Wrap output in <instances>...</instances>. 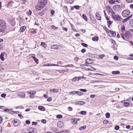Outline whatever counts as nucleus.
Wrapping results in <instances>:
<instances>
[{
  "instance_id": "obj_22",
  "label": "nucleus",
  "mask_w": 133,
  "mask_h": 133,
  "mask_svg": "<svg viewBox=\"0 0 133 133\" xmlns=\"http://www.w3.org/2000/svg\"><path fill=\"white\" fill-rule=\"evenodd\" d=\"M26 29V27L25 26H23L21 27L19 29L20 32H22L24 31Z\"/></svg>"
},
{
  "instance_id": "obj_52",
  "label": "nucleus",
  "mask_w": 133,
  "mask_h": 133,
  "mask_svg": "<svg viewBox=\"0 0 133 133\" xmlns=\"http://www.w3.org/2000/svg\"><path fill=\"white\" fill-rule=\"evenodd\" d=\"M121 35L122 38L124 40H125V39H126V38H125L124 37V34H123V33L121 34Z\"/></svg>"
},
{
  "instance_id": "obj_62",
  "label": "nucleus",
  "mask_w": 133,
  "mask_h": 133,
  "mask_svg": "<svg viewBox=\"0 0 133 133\" xmlns=\"http://www.w3.org/2000/svg\"><path fill=\"white\" fill-rule=\"evenodd\" d=\"M114 59L115 60L117 61L118 60V57L116 56H115L114 57Z\"/></svg>"
},
{
  "instance_id": "obj_32",
  "label": "nucleus",
  "mask_w": 133,
  "mask_h": 133,
  "mask_svg": "<svg viewBox=\"0 0 133 133\" xmlns=\"http://www.w3.org/2000/svg\"><path fill=\"white\" fill-rule=\"evenodd\" d=\"M86 66H87V67H88V68H86V69H87L92 70V69H95V68H93L92 67L88 65H86Z\"/></svg>"
},
{
  "instance_id": "obj_49",
  "label": "nucleus",
  "mask_w": 133,
  "mask_h": 133,
  "mask_svg": "<svg viewBox=\"0 0 133 133\" xmlns=\"http://www.w3.org/2000/svg\"><path fill=\"white\" fill-rule=\"evenodd\" d=\"M51 130L54 132H55L57 131V129L55 128H52L51 129Z\"/></svg>"
},
{
  "instance_id": "obj_17",
  "label": "nucleus",
  "mask_w": 133,
  "mask_h": 133,
  "mask_svg": "<svg viewBox=\"0 0 133 133\" xmlns=\"http://www.w3.org/2000/svg\"><path fill=\"white\" fill-rule=\"evenodd\" d=\"M57 126L59 128H62L64 126L63 123L62 122H59L57 124Z\"/></svg>"
},
{
  "instance_id": "obj_45",
  "label": "nucleus",
  "mask_w": 133,
  "mask_h": 133,
  "mask_svg": "<svg viewBox=\"0 0 133 133\" xmlns=\"http://www.w3.org/2000/svg\"><path fill=\"white\" fill-rule=\"evenodd\" d=\"M129 19L128 18V17L127 18L124 19H123V23H124L125 22H126L127 21L129 20Z\"/></svg>"
},
{
  "instance_id": "obj_42",
  "label": "nucleus",
  "mask_w": 133,
  "mask_h": 133,
  "mask_svg": "<svg viewBox=\"0 0 133 133\" xmlns=\"http://www.w3.org/2000/svg\"><path fill=\"white\" fill-rule=\"evenodd\" d=\"M18 123L17 121L14 120V126L16 127L18 125Z\"/></svg>"
},
{
  "instance_id": "obj_44",
  "label": "nucleus",
  "mask_w": 133,
  "mask_h": 133,
  "mask_svg": "<svg viewBox=\"0 0 133 133\" xmlns=\"http://www.w3.org/2000/svg\"><path fill=\"white\" fill-rule=\"evenodd\" d=\"M80 113L81 114L83 115H85L87 114V112L85 111H82Z\"/></svg>"
},
{
  "instance_id": "obj_19",
  "label": "nucleus",
  "mask_w": 133,
  "mask_h": 133,
  "mask_svg": "<svg viewBox=\"0 0 133 133\" xmlns=\"http://www.w3.org/2000/svg\"><path fill=\"white\" fill-rule=\"evenodd\" d=\"M5 54V53L4 52H2L1 53L0 55V58L1 60L2 61H4V56Z\"/></svg>"
},
{
  "instance_id": "obj_3",
  "label": "nucleus",
  "mask_w": 133,
  "mask_h": 133,
  "mask_svg": "<svg viewBox=\"0 0 133 133\" xmlns=\"http://www.w3.org/2000/svg\"><path fill=\"white\" fill-rule=\"evenodd\" d=\"M125 37L127 39H129L132 37V34L130 32L128 31H126L124 34Z\"/></svg>"
},
{
  "instance_id": "obj_41",
  "label": "nucleus",
  "mask_w": 133,
  "mask_h": 133,
  "mask_svg": "<svg viewBox=\"0 0 133 133\" xmlns=\"http://www.w3.org/2000/svg\"><path fill=\"white\" fill-rule=\"evenodd\" d=\"M111 16L112 17L114 16H115V12L112 11V9L111 10Z\"/></svg>"
},
{
  "instance_id": "obj_30",
  "label": "nucleus",
  "mask_w": 133,
  "mask_h": 133,
  "mask_svg": "<svg viewBox=\"0 0 133 133\" xmlns=\"http://www.w3.org/2000/svg\"><path fill=\"white\" fill-rule=\"evenodd\" d=\"M45 10H43L42 12H40L38 13L37 14H38L39 15L42 16L43 15L44 13H45Z\"/></svg>"
},
{
  "instance_id": "obj_7",
  "label": "nucleus",
  "mask_w": 133,
  "mask_h": 133,
  "mask_svg": "<svg viewBox=\"0 0 133 133\" xmlns=\"http://www.w3.org/2000/svg\"><path fill=\"white\" fill-rule=\"evenodd\" d=\"M84 78L83 76L75 77L72 79V80L73 81L75 82Z\"/></svg>"
},
{
  "instance_id": "obj_9",
  "label": "nucleus",
  "mask_w": 133,
  "mask_h": 133,
  "mask_svg": "<svg viewBox=\"0 0 133 133\" xmlns=\"http://www.w3.org/2000/svg\"><path fill=\"white\" fill-rule=\"evenodd\" d=\"M85 103V102L84 101H79L76 102L75 103V104L76 105H78L80 106L83 105Z\"/></svg>"
},
{
  "instance_id": "obj_26",
  "label": "nucleus",
  "mask_w": 133,
  "mask_h": 133,
  "mask_svg": "<svg viewBox=\"0 0 133 133\" xmlns=\"http://www.w3.org/2000/svg\"><path fill=\"white\" fill-rule=\"evenodd\" d=\"M75 93L77 94L78 96H81L83 95V93L82 92L75 91Z\"/></svg>"
},
{
  "instance_id": "obj_25",
  "label": "nucleus",
  "mask_w": 133,
  "mask_h": 133,
  "mask_svg": "<svg viewBox=\"0 0 133 133\" xmlns=\"http://www.w3.org/2000/svg\"><path fill=\"white\" fill-rule=\"evenodd\" d=\"M38 109L40 110L44 111L45 110V108L42 106H39L38 107Z\"/></svg>"
},
{
  "instance_id": "obj_63",
  "label": "nucleus",
  "mask_w": 133,
  "mask_h": 133,
  "mask_svg": "<svg viewBox=\"0 0 133 133\" xmlns=\"http://www.w3.org/2000/svg\"><path fill=\"white\" fill-rule=\"evenodd\" d=\"M41 122L44 124H45L46 123V120L44 119H42L41 121Z\"/></svg>"
},
{
  "instance_id": "obj_55",
  "label": "nucleus",
  "mask_w": 133,
  "mask_h": 133,
  "mask_svg": "<svg viewBox=\"0 0 133 133\" xmlns=\"http://www.w3.org/2000/svg\"><path fill=\"white\" fill-rule=\"evenodd\" d=\"M51 28L53 29H56L58 28L57 27H56L55 26L52 25L51 26Z\"/></svg>"
},
{
  "instance_id": "obj_18",
  "label": "nucleus",
  "mask_w": 133,
  "mask_h": 133,
  "mask_svg": "<svg viewBox=\"0 0 133 133\" xmlns=\"http://www.w3.org/2000/svg\"><path fill=\"white\" fill-rule=\"evenodd\" d=\"M43 65L44 66H59V65H58L57 64H49V63L44 64Z\"/></svg>"
},
{
  "instance_id": "obj_38",
  "label": "nucleus",
  "mask_w": 133,
  "mask_h": 133,
  "mask_svg": "<svg viewBox=\"0 0 133 133\" xmlns=\"http://www.w3.org/2000/svg\"><path fill=\"white\" fill-rule=\"evenodd\" d=\"M86 128V125H84L82 127L79 128V129L80 130H82L83 129H85Z\"/></svg>"
},
{
  "instance_id": "obj_10",
  "label": "nucleus",
  "mask_w": 133,
  "mask_h": 133,
  "mask_svg": "<svg viewBox=\"0 0 133 133\" xmlns=\"http://www.w3.org/2000/svg\"><path fill=\"white\" fill-rule=\"evenodd\" d=\"M60 91L61 89H52L50 90V91L51 92L54 93H58L59 91Z\"/></svg>"
},
{
  "instance_id": "obj_2",
  "label": "nucleus",
  "mask_w": 133,
  "mask_h": 133,
  "mask_svg": "<svg viewBox=\"0 0 133 133\" xmlns=\"http://www.w3.org/2000/svg\"><path fill=\"white\" fill-rule=\"evenodd\" d=\"M130 14V11L127 10H124L122 12V16L124 17H127Z\"/></svg>"
},
{
  "instance_id": "obj_11",
  "label": "nucleus",
  "mask_w": 133,
  "mask_h": 133,
  "mask_svg": "<svg viewBox=\"0 0 133 133\" xmlns=\"http://www.w3.org/2000/svg\"><path fill=\"white\" fill-rule=\"evenodd\" d=\"M61 46L60 45H54L51 46V48L52 49H57L59 47Z\"/></svg>"
},
{
  "instance_id": "obj_15",
  "label": "nucleus",
  "mask_w": 133,
  "mask_h": 133,
  "mask_svg": "<svg viewBox=\"0 0 133 133\" xmlns=\"http://www.w3.org/2000/svg\"><path fill=\"white\" fill-rule=\"evenodd\" d=\"M14 3L13 1H10L8 2V4L7 5V6L8 8H10L12 7V4Z\"/></svg>"
},
{
  "instance_id": "obj_36",
  "label": "nucleus",
  "mask_w": 133,
  "mask_h": 133,
  "mask_svg": "<svg viewBox=\"0 0 133 133\" xmlns=\"http://www.w3.org/2000/svg\"><path fill=\"white\" fill-rule=\"evenodd\" d=\"M28 92L29 94L31 95L35 94L36 93V92L35 91H32L30 92L28 91Z\"/></svg>"
},
{
  "instance_id": "obj_51",
  "label": "nucleus",
  "mask_w": 133,
  "mask_h": 133,
  "mask_svg": "<svg viewBox=\"0 0 133 133\" xmlns=\"http://www.w3.org/2000/svg\"><path fill=\"white\" fill-rule=\"evenodd\" d=\"M108 122V121L107 120H104L103 122V124H107Z\"/></svg>"
},
{
  "instance_id": "obj_12",
  "label": "nucleus",
  "mask_w": 133,
  "mask_h": 133,
  "mask_svg": "<svg viewBox=\"0 0 133 133\" xmlns=\"http://www.w3.org/2000/svg\"><path fill=\"white\" fill-rule=\"evenodd\" d=\"M43 7L38 3L37 5L35 6L36 9L37 10H40L43 8Z\"/></svg>"
},
{
  "instance_id": "obj_5",
  "label": "nucleus",
  "mask_w": 133,
  "mask_h": 133,
  "mask_svg": "<svg viewBox=\"0 0 133 133\" xmlns=\"http://www.w3.org/2000/svg\"><path fill=\"white\" fill-rule=\"evenodd\" d=\"M112 18L116 21H119L121 19V17L119 16L118 14L115 15L112 17Z\"/></svg>"
},
{
  "instance_id": "obj_59",
  "label": "nucleus",
  "mask_w": 133,
  "mask_h": 133,
  "mask_svg": "<svg viewBox=\"0 0 133 133\" xmlns=\"http://www.w3.org/2000/svg\"><path fill=\"white\" fill-rule=\"evenodd\" d=\"M75 91L69 92V94L70 95H74L75 94H76L75 93Z\"/></svg>"
},
{
  "instance_id": "obj_60",
  "label": "nucleus",
  "mask_w": 133,
  "mask_h": 133,
  "mask_svg": "<svg viewBox=\"0 0 133 133\" xmlns=\"http://www.w3.org/2000/svg\"><path fill=\"white\" fill-rule=\"evenodd\" d=\"M79 90L80 91H82L84 92H85L87 91V90L85 89H79Z\"/></svg>"
},
{
  "instance_id": "obj_64",
  "label": "nucleus",
  "mask_w": 133,
  "mask_h": 133,
  "mask_svg": "<svg viewBox=\"0 0 133 133\" xmlns=\"http://www.w3.org/2000/svg\"><path fill=\"white\" fill-rule=\"evenodd\" d=\"M62 29L66 32L68 31V29L66 28L63 27L62 28Z\"/></svg>"
},
{
  "instance_id": "obj_33",
  "label": "nucleus",
  "mask_w": 133,
  "mask_h": 133,
  "mask_svg": "<svg viewBox=\"0 0 133 133\" xmlns=\"http://www.w3.org/2000/svg\"><path fill=\"white\" fill-rule=\"evenodd\" d=\"M110 33L111 34L112 36H116V32H113L112 31H110Z\"/></svg>"
},
{
  "instance_id": "obj_28",
  "label": "nucleus",
  "mask_w": 133,
  "mask_h": 133,
  "mask_svg": "<svg viewBox=\"0 0 133 133\" xmlns=\"http://www.w3.org/2000/svg\"><path fill=\"white\" fill-rule=\"evenodd\" d=\"M108 2L110 4H112L115 3V0H108Z\"/></svg>"
},
{
  "instance_id": "obj_24",
  "label": "nucleus",
  "mask_w": 133,
  "mask_h": 133,
  "mask_svg": "<svg viewBox=\"0 0 133 133\" xmlns=\"http://www.w3.org/2000/svg\"><path fill=\"white\" fill-rule=\"evenodd\" d=\"M17 94L19 96L21 97H24L25 96V93L23 92H21L20 94Z\"/></svg>"
},
{
  "instance_id": "obj_48",
  "label": "nucleus",
  "mask_w": 133,
  "mask_h": 133,
  "mask_svg": "<svg viewBox=\"0 0 133 133\" xmlns=\"http://www.w3.org/2000/svg\"><path fill=\"white\" fill-rule=\"evenodd\" d=\"M74 7L76 9L78 10L79 9L80 6L78 5H76L74 6Z\"/></svg>"
},
{
  "instance_id": "obj_4",
  "label": "nucleus",
  "mask_w": 133,
  "mask_h": 133,
  "mask_svg": "<svg viewBox=\"0 0 133 133\" xmlns=\"http://www.w3.org/2000/svg\"><path fill=\"white\" fill-rule=\"evenodd\" d=\"M113 9L115 11H118L121 9V6L119 5H115L113 7Z\"/></svg>"
},
{
  "instance_id": "obj_40",
  "label": "nucleus",
  "mask_w": 133,
  "mask_h": 133,
  "mask_svg": "<svg viewBox=\"0 0 133 133\" xmlns=\"http://www.w3.org/2000/svg\"><path fill=\"white\" fill-rule=\"evenodd\" d=\"M110 114L108 112L107 113L105 114V117L107 118H109L110 117Z\"/></svg>"
},
{
  "instance_id": "obj_34",
  "label": "nucleus",
  "mask_w": 133,
  "mask_h": 133,
  "mask_svg": "<svg viewBox=\"0 0 133 133\" xmlns=\"http://www.w3.org/2000/svg\"><path fill=\"white\" fill-rule=\"evenodd\" d=\"M130 23L131 27L133 28V19H131L130 20Z\"/></svg>"
},
{
  "instance_id": "obj_8",
  "label": "nucleus",
  "mask_w": 133,
  "mask_h": 133,
  "mask_svg": "<svg viewBox=\"0 0 133 133\" xmlns=\"http://www.w3.org/2000/svg\"><path fill=\"white\" fill-rule=\"evenodd\" d=\"M0 26L2 27L3 28H5L6 27L5 23V21L3 20H0Z\"/></svg>"
},
{
  "instance_id": "obj_39",
  "label": "nucleus",
  "mask_w": 133,
  "mask_h": 133,
  "mask_svg": "<svg viewBox=\"0 0 133 133\" xmlns=\"http://www.w3.org/2000/svg\"><path fill=\"white\" fill-rule=\"evenodd\" d=\"M32 13V12L30 10H29V11L26 12L28 16H30L31 15Z\"/></svg>"
},
{
  "instance_id": "obj_50",
  "label": "nucleus",
  "mask_w": 133,
  "mask_h": 133,
  "mask_svg": "<svg viewBox=\"0 0 133 133\" xmlns=\"http://www.w3.org/2000/svg\"><path fill=\"white\" fill-rule=\"evenodd\" d=\"M81 44L83 46L85 47H87L88 46V45L85 43H81Z\"/></svg>"
},
{
  "instance_id": "obj_21",
  "label": "nucleus",
  "mask_w": 133,
  "mask_h": 133,
  "mask_svg": "<svg viewBox=\"0 0 133 133\" xmlns=\"http://www.w3.org/2000/svg\"><path fill=\"white\" fill-rule=\"evenodd\" d=\"M27 130L29 131H30L32 133H35L36 132V129H35L32 128L28 129Z\"/></svg>"
},
{
  "instance_id": "obj_13",
  "label": "nucleus",
  "mask_w": 133,
  "mask_h": 133,
  "mask_svg": "<svg viewBox=\"0 0 133 133\" xmlns=\"http://www.w3.org/2000/svg\"><path fill=\"white\" fill-rule=\"evenodd\" d=\"M96 18L99 20H101V17L100 16V15L98 12H97L95 14Z\"/></svg>"
},
{
  "instance_id": "obj_1",
  "label": "nucleus",
  "mask_w": 133,
  "mask_h": 133,
  "mask_svg": "<svg viewBox=\"0 0 133 133\" xmlns=\"http://www.w3.org/2000/svg\"><path fill=\"white\" fill-rule=\"evenodd\" d=\"M47 3V1L46 0H39L38 3L43 8L46 5Z\"/></svg>"
},
{
  "instance_id": "obj_27",
  "label": "nucleus",
  "mask_w": 133,
  "mask_h": 133,
  "mask_svg": "<svg viewBox=\"0 0 133 133\" xmlns=\"http://www.w3.org/2000/svg\"><path fill=\"white\" fill-rule=\"evenodd\" d=\"M98 39V37H94L92 38V40L93 41H97Z\"/></svg>"
},
{
  "instance_id": "obj_16",
  "label": "nucleus",
  "mask_w": 133,
  "mask_h": 133,
  "mask_svg": "<svg viewBox=\"0 0 133 133\" xmlns=\"http://www.w3.org/2000/svg\"><path fill=\"white\" fill-rule=\"evenodd\" d=\"M93 61L92 60L89 59H88L86 60V61L85 62V63L86 65H87V64H91L92 63Z\"/></svg>"
},
{
  "instance_id": "obj_58",
  "label": "nucleus",
  "mask_w": 133,
  "mask_h": 133,
  "mask_svg": "<svg viewBox=\"0 0 133 133\" xmlns=\"http://www.w3.org/2000/svg\"><path fill=\"white\" fill-rule=\"evenodd\" d=\"M6 96V94H2L1 95V96L2 97L4 98Z\"/></svg>"
},
{
  "instance_id": "obj_23",
  "label": "nucleus",
  "mask_w": 133,
  "mask_h": 133,
  "mask_svg": "<svg viewBox=\"0 0 133 133\" xmlns=\"http://www.w3.org/2000/svg\"><path fill=\"white\" fill-rule=\"evenodd\" d=\"M125 101L124 100L122 101V102H124L123 105H124V106L126 107H128L129 105V103L128 102H125Z\"/></svg>"
},
{
  "instance_id": "obj_46",
  "label": "nucleus",
  "mask_w": 133,
  "mask_h": 133,
  "mask_svg": "<svg viewBox=\"0 0 133 133\" xmlns=\"http://www.w3.org/2000/svg\"><path fill=\"white\" fill-rule=\"evenodd\" d=\"M105 55L103 54H101L99 55L98 57L100 58H102Z\"/></svg>"
},
{
  "instance_id": "obj_47",
  "label": "nucleus",
  "mask_w": 133,
  "mask_h": 133,
  "mask_svg": "<svg viewBox=\"0 0 133 133\" xmlns=\"http://www.w3.org/2000/svg\"><path fill=\"white\" fill-rule=\"evenodd\" d=\"M5 29V28H3L2 27L0 26V32L3 31Z\"/></svg>"
},
{
  "instance_id": "obj_20",
  "label": "nucleus",
  "mask_w": 133,
  "mask_h": 133,
  "mask_svg": "<svg viewBox=\"0 0 133 133\" xmlns=\"http://www.w3.org/2000/svg\"><path fill=\"white\" fill-rule=\"evenodd\" d=\"M9 22L10 24L12 26H14L15 24V23L13 19L9 20Z\"/></svg>"
},
{
  "instance_id": "obj_35",
  "label": "nucleus",
  "mask_w": 133,
  "mask_h": 133,
  "mask_svg": "<svg viewBox=\"0 0 133 133\" xmlns=\"http://www.w3.org/2000/svg\"><path fill=\"white\" fill-rule=\"evenodd\" d=\"M82 17L83 19L85 21H88L87 17L84 14L82 15Z\"/></svg>"
},
{
  "instance_id": "obj_43",
  "label": "nucleus",
  "mask_w": 133,
  "mask_h": 133,
  "mask_svg": "<svg viewBox=\"0 0 133 133\" xmlns=\"http://www.w3.org/2000/svg\"><path fill=\"white\" fill-rule=\"evenodd\" d=\"M63 117L62 115H58L56 116V118H61Z\"/></svg>"
},
{
  "instance_id": "obj_53",
  "label": "nucleus",
  "mask_w": 133,
  "mask_h": 133,
  "mask_svg": "<svg viewBox=\"0 0 133 133\" xmlns=\"http://www.w3.org/2000/svg\"><path fill=\"white\" fill-rule=\"evenodd\" d=\"M106 9L107 10H111L112 9H111V7L110 6H106Z\"/></svg>"
},
{
  "instance_id": "obj_37",
  "label": "nucleus",
  "mask_w": 133,
  "mask_h": 133,
  "mask_svg": "<svg viewBox=\"0 0 133 133\" xmlns=\"http://www.w3.org/2000/svg\"><path fill=\"white\" fill-rule=\"evenodd\" d=\"M125 30V26L123 25L121 27V31L122 32H123Z\"/></svg>"
},
{
  "instance_id": "obj_57",
  "label": "nucleus",
  "mask_w": 133,
  "mask_h": 133,
  "mask_svg": "<svg viewBox=\"0 0 133 133\" xmlns=\"http://www.w3.org/2000/svg\"><path fill=\"white\" fill-rule=\"evenodd\" d=\"M47 101L48 102H50L52 100L51 97H49V98L47 99Z\"/></svg>"
},
{
  "instance_id": "obj_29",
  "label": "nucleus",
  "mask_w": 133,
  "mask_h": 133,
  "mask_svg": "<svg viewBox=\"0 0 133 133\" xmlns=\"http://www.w3.org/2000/svg\"><path fill=\"white\" fill-rule=\"evenodd\" d=\"M120 72L119 71H113L112 72V74L114 75H115L116 74H119Z\"/></svg>"
},
{
  "instance_id": "obj_31",
  "label": "nucleus",
  "mask_w": 133,
  "mask_h": 133,
  "mask_svg": "<svg viewBox=\"0 0 133 133\" xmlns=\"http://www.w3.org/2000/svg\"><path fill=\"white\" fill-rule=\"evenodd\" d=\"M41 45L44 48H46L47 46V45L44 42H41Z\"/></svg>"
},
{
  "instance_id": "obj_54",
  "label": "nucleus",
  "mask_w": 133,
  "mask_h": 133,
  "mask_svg": "<svg viewBox=\"0 0 133 133\" xmlns=\"http://www.w3.org/2000/svg\"><path fill=\"white\" fill-rule=\"evenodd\" d=\"M34 58H35V59H34V60L35 62L37 64H38V59H37V58H36V57H34Z\"/></svg>"
},
{
  "instance_id": "obj_6",
  "label": "nucleus",
  "mask_w": 133,
  "mask_h": 133,
  "mask_svg": "<svg viewBox=\"0 0 133 133\" xmlns=\"http://www.w3.org/2000/svg\"><path fill=\"white\" fill-rule=\"evenodd\" d=\"M71 122L73 124H75L78 122V121H79L80 119L78 118L77 119L74 118L71 119Z\"/></svg>"
},
{
  "instance_id": "obj_61",
  "label": "nucleus",
  "mask_w": 133,
  "mask_h": 133,
  "mask_svg": "<svg viewBox=\"0 0 133 133\" xmlns=\"http://www.w3.org/2000/svg\"><path fill=\"white\" fill-rule=\"evenodd\" d=\"M119 129V127L118 126H116L115 128V129L116 130H118Z\"/></svg>"
},
{
  "instance_id": "obj_56",
  "label": "nucleus",
  "mask_w": 133,
  "mask_h": 133,
  "mask_svg": "<svg viewBox=\"0 0 133 133\" xmlns=\"http://www.w3.org/2000/svg\"><path fill=\"white\" fill-rule=\"evenodd\" d=\"M69 70V69H65V70H62L61 71H60V72H66L68 71Z\"/></svg>"
},
{
  "instance_id": "obj_14",
  "label": "nucleus",
  "mask_w": 133,
  "mask_h": 133,
  "mask_svg": "<svg viewBox=\"0 0 133 133\" xmlns=\"http://www.w3.org/2000/svg\"><path fill=\"white\" fill-rule=\"evenodd\" d=\"M4 111L5 112H8L10 113H14L15 111H12L11 109H4Z\"/></svg>"
}]
</instances>
